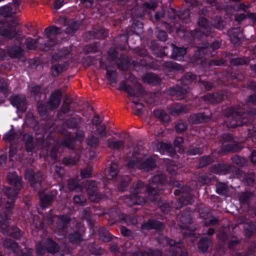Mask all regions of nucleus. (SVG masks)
Instances as JSON below:
<instances>
[{
	"mask_svg": "<svg viewBox=\"0 0 256 256\" xmlns=\"http://www.w3.org/2000/svg\"><path fill=\"white\" fill-rule=\"evenodd\" d=\"M7 179L9 183L15 187V189L7 188L4 189L6 196L8 199L6 204V210L4 216L0 218V222H6L12 214V208L13 207L14 200L16 198L18 192L21 189L22 185V178H19L16 172L10 173L7 176Z\"/></svg>",
	"mask_w": 256,
	"mask_h": 256,
	"instance_id": "obj_1",
	"label": "nucleus"
},
{
	"mask_svg": "<svg viewBox=\"0 0 256 256\" xmlns=\"http://www.w3.org/2000/svg\"><path fill=\"white\" fill-rule=\"evenodd\" d=\"M141 146L140 149L136 148L132 154V158L128 160L127 164L128 168L138 167L139 169L149 171L156 166L155 160L143 152Z\"/></svg>",
	"mask_w": 256,
	"mask_h": 256,
	"instance_id": "obj_2",
	"label": "nucleus"
},
{
	"mask_svg": "<svg viewBox=\"0 0 256 256\" xmlns=\"http://www.w3.org/2000/svg\"><path fill=\"white\" fill-rule=\"evenodd\" d=\"M145 188H144V184L142 182H138L136 185L134 187L132 196H126L124 201L129 206H132L134 204H142L146 202V199L142 196H138L144 192Z\"/></svg>",
	"mask_w": 256,
	"mask_h": 256,
	"instance_id": "obj_3",
	"label": "nucleus"
},
{
	"mask_svg": "<svg viewBox=\"0 0 256 256\" xmlns=\"http://www.w3.org/2000/svg\"><path fill=\"white\" fill-rule=\"evenodd\" d=\"M228 112L230 114L228 116H230V124H228V126L230 128H234L240 126L246 123V121H243L242 116H241L242 112L238 108H228L227 110Z\"/></svg>",
	"mask_w": 256,
	"mask_h": 256,
	"instance_id": "obj_4",
	"label": "nucleus"
},
{
	"mask_svg": "<svg viewBox=\"0 0 256 256\" xmlns=\"http://www.w3.org/2000/svg\"><path fill=\"white\" fill-rule=\"evenodd\" d=\"M165 182V176L163 174L154 176L152 179L149 184L146 186V190L148 196H155L158 194V190L161 184Z\"/></svg>",
	"mask_w": 256,
	"mask_h": 256,
	"instance_id": "obj_5",
	"label": "nucleus"
},
{
	"mask_svg": "<svg viewBox=\"0 0 256 256\" xmlns=\"http://www.w3.org/2000/svg\"><path fill=\"white\" fill-rule=\"evenodd\" d=\"M198 24L200 28L192 32V36L194 38H198L199 37H201L202 36H210L211 32V26L205 18H200L198 20Z\"/></svg>",
	"mask_w": 256,
	"mask_h": 256,
	"instance_id": "obj_6",
	"label": "nucleus"
},
{
	"mask_svg": "<svg viewBox=\"0 0 256 256\" xmlns=\"http://www.w3.org/2000/svg\"><path fill=\"white\" fill-rule=\"evenodd\" d=\"M59 28L55 26L46 28L44 32L46 36V41H48V42L45 44L44 48L40 47V48L44 50H48L53 46L56 44V36L59 32Z\"/></svg>",
	"mask_w": 256,
	"mask_h": 256,
	"instance_id": "obj_7",
	"label": "nucleus"
},
{
	"mask_svg": "<svg viewBox=\"0 0 256 256\" xmlns=\"http://www.w3.org/2000/svg\"><path fill=\"white\" fill-rule=\"evenodd\" d=\"M158 242L164 244H166L170 245V250L172 252L174 250V252H172V256H176L177 254L180 252L181 253L180 256H187V252L182 250L180 244H178L176 246H174L176 242L166 237L162 236L158 239Z\"/></svg>",
	"mask_w": 256,
	"mask_h": 256,
	"instance_id": "obj_8",
	"label": "nucleus"
},
{
	"mask_svg": "<svg viewBox=\"0 0 256 256\" xmlns=\"http://www.w3.org/2000/svg\"><path fill=\"white\" fill-rule=\"evenodd\" d=\"M4 245L8 248L11 249L14 253L20 256H31L32 254V249L25 248L21 251L20 250L18 244L12 240H6L4 242Z\"/></svg>",
	"mask_w": 256,
	"mask_h": 256,
	"instance_id": "obj_9",
	"label": "nucleus"
},
{
	"mask_svg": "<svg viewBox=\"0 0 256 256\" xmlns=\"http://www.w3.org/2000/svg\"><path fill=\"white\" fill-rule=\"evenodd\" d=\"M17 24L16 22H14L13 24H11L7 26V28H4L0 29V34L4 36L6 38H18V36H20L21 34H19V32L16 31V26Z\"/></svg>",
	"mask_w": 256,
	"mask_h": 256,
	"instance_id": "obj_10",
	"label": "nucleus"
},
{
	"mask_svg": "<svg viewBox=\"0 0 256 256\" xmlns=\"http://www.w3.org/2000/svg\"><path fill=\"white\" fill-rule=\"evenodd\" d=\"M224 138L226 140L222 143V148L224 152H234L239 150L236 144L231 141L232 139V136L226 134L223 136Z\"/></svg>",
	"mask_w": 256,
	"mask_h": 256,
	"instance_id": "obj_11",
	"label": "nucleus"
},
{
	"mask_svg": "<svg viewBox=\"0 0 256 256\" xmlns=\"http://www.w3.org/2000/svg\"><path fill=\"white\" fill-rule=\"evenodd\" d=\"M11 104L20 111H24L26 109V98L22 95H14L10 98Z\"/></svg>",
	"mask_w": 256,
	"mask_h": 256,
	"instance_id": "obj_12",
	"label": "nucleus"
},
{
	"mask_svg": "<svg viewBox=\"0 0 256 256\" xmlns=\"http://www.w3.org/2000/svg\"><path fill=\"white\" fill-rule=\"evenodd\" d=\"M168 94L172 96H176L178 99H184L186 97V94L188 92V88L184 86L181 88L179 86L170 88L168 91Z\"/></svg>",
	"mask_w": 256,
	"mask_h": 256,
	"instance_id": "obj_13",
	"label": "nucleus"
},
{
	"mask_svg": "<svg viewBox=\"0 0 256 256\" xmlns=\"http://www.w3.org/2000/svg\"><path fill=\"white\" fill-rule=\"evenodd\" d=\"M246 6L243 4H240L239 6V9L244 10L246 14L242 13L240 14L235 17V20L239 22L242 21L246 18H248L249 19L252 20H256V13H252L250 12H246Z\"/></svg>",
	"mask_w": 256,
	"mask_h": 256,
	"instance_id": "obj_14",
	"label": "nucleus"
},
{
	"mask_svg": "<svg viewBox=\"0 0 256 256\" xmlns=\"http://www.w3.org/2000/svg\"><path fill=\"white\" fill-rule=\"evenodd\" d=\"M61 92L59 90L54 92L52 94L48 105L50 108L53 110L58 106L60 103Z\"/></svg>",
	"mask_w": 256,
	"mask_h": 256,
	"instance_id": "obj_15",
	"label": "nucleus"
},
{
	"mask_svg": "<svg viewBox=\"0 0 256 256\" xmlns=\"http://www.w3.org/2000/svg\"><path fill=\"white\" fill-rule=\"evenodd\" d=\"M58 22L60 24H64V26H66L65 24H68V26L66 30V32L67 34L73 33L78 29L80 26L79 24L76 22H72L69 24V22H67V20L64 18H60Z\"/></svg>",
	"mask_w": 256,
	"mask_h": 256,
	"instance_id": "obj_16",
	"label": "nucleus"
},
{
	"mask_svg": "<svg viewBox=\"0 0 256 256\" xmlns=\"http://www.w3.org/2000/svg\"><path fill=\"white\" fill-rule=\"evenodd\" d=\"M222 98V94L218 93L208 94L202 97V100L210 103L216 104L221 102Z\"/></svg>",
	"mask_w": 256,
	"mask_h": 256,
	"instance_id": "obj_17",
	"label": "nucleus"
},
{
	"mask_svg": "<svg viewBox=\"0 0 256 256\" xmlns=\"http://www.w3.org/2000/svg\"><path fill=\"white\" fill-rule=\"evenodd\" d=\"M142 78L144 82L152 85L158 84L160 82V78L156 75L152 73L146 74Z\"/></svg>",
	"mask_w": 256,
	"mask_h": 256,
	"instance_id": "obj_18",
	"label": "nucleus"
},
{
	"mask_svg": "<svg viewBox=\"0 0 256 256\" xmlns=\"http://www.w3.org/2000/svg\"><path fill=\"white\" fill-rule=\"evenodd\" d=\"M164 226L160 222L154 220H149L147 222L142 225V228L143 230H160Z\"/></svg>",
	"mask_w": 256,
	"mask_h": 256,
	"instance_id": "obj_19",
	"label": "nucleus"
},
{
	"mask_svg": "<svg viewBox=\"0 0 256 256\" xmlns=\"http://www.w3.org/2000/svg\"><path fill=\"white\" fill-rule=\"evenodd\" d=\"M54 220L57 222V226L58 229L62 230L66 226L70 220V218L68 216H61L54 217Z\"/></svg>",
	"mask_w": 256,
	"mask_h": 256,
	"instance_id": "obj_20",
	"label": "nucleus"
},
{
	"mask_svg": "<svg viewBox=\"0 0 256 256\" xmlns=\"http://www.w3.org/2000/svg\"><path fill=\"white\" fill-rule=\"evenodd\" d=\"M106 144L109 148L113 150H118L124 146L123 141L115 140L114 138L108 139Z\"/></svg>",
	"mask_w": 256,
	"mask_h": 256,
	"instance_id": "obj_21",
	"label": "nucleus"
},
{
	"mask_svg": "<svg viewBox=\"0 0 256 256\" xmlns=\"http://www.w3.org/2000/svg\"><path fill=\"white\" fill-rule=\"evenodd\" d=\"M230 169V166L226 164H217L214 165L211 168V171L216 174L226 173Z\"/></svg>",
	"mask_w": 256,
	"mask_h": 256,
	"instance_id": "obj_22",
	"label": "nucleus"
},
{
	"mask_svg": "<svg viewBox=\"0 0 256 256\" xmlns=\"http://www.w3.org/2000/svg\"><path fill=\"white\" fill-rule=\"evenodd\" d=\"M173 48L172 56L177 60H180L186 53V49L183 48H178L172 44Z\"/></svg>",
	"mask_w": 256,
	"mask_h": 256,
	"instance_id": "obj_23",
	"label": "nucleus"
},
{
	"mask_svg": "<svg viewBox=\"0 0 256 256\" xmlns=\"http://www.w3.org/2000/svg\"><path fill=\"white\" fill-rule=\"evenodd\" d=\"M186 110L187 109L186 106L180 104L170 106L168 108L169 113L172 115H179L186 112Z\"/></svg>",
	"mask_w": 256,
	"mask_h": 256,
	"instance_id": "obj_24",
	"label": "nucleus"
},
{
	"mask_svg": "<svg viewBox=\"0 0 256 256\" xmlns=\"http://www.w3.org/2000/svg\"><path fill=\"white\" fill-rule=\"evenodd\" d=\"M117 164L112 163L110 166L108 174H106V178L108 180H114L117 176Z\"/></svg>",
	"mask_w": 256,
	"mask_h": 256,
	"instance_id": "obj_25",
	"label": "nucleus"
},
{
	"mask_svg": "<svg viewBox=\"0 0 256 256\" xmlns=\"http://www.w3.org/2000/svg\"><path fill=\"white\" fill-rule=\"evenodd\" d=\"M154 114L156 117L163 122H168L170 120L169 116L162 110H154Z\"/></svg>",
	"mask_w": 256,
	"mask_h": 256,
	"instance_id": "obj_26",
	"label": "nucleus"
},
{
	"mask_svg": "<svg viewBox=\"0 0 256 256\" xmlns=\"http://www.w3.org/2000/svg\"><path fill=\"white\" fill-rule=\"evenodd\" d=\"M209 118L204 114H197L192 116V121L194 124L202 123L207 122Z\"/></svg>",
	"mask_w": 256,
	"mask_h": 256,
	"instance_id": "obj_27",
	"label": "nucleus"
},
{
	"mask_svg": "<svg viewBox=\"0 0 256 256\" xmlns=\"http://www.w3.org/2000/svg\"><path fill=\"white\" fill-rule=\"evenodd\" d=\"M46 248L50 253H54L58 250L57 244L50 239H47L44 242Z\"/></svg>",
	"mask_w": 256,
	"mask_h": 256,
	"instance_id": "obj_28",
	"label": "nucleus"
},
{
	"mask_svg": "<svg viewBox=\"0 0 256 256\" xmlns=\"http://www.w3.org/2000/svg\"><path fill=\"white\" fill-rule=\"evenodd\" d=\"M244 228L246 230V235L250 236L256 231V223L253 222L246 223L244 225Z\"/></svg>",
	"mask_w": 256,
	"mask_h": 256,
	"instance_id": "obj_29",
	"label": "nucleus"
},
{
	"mask_svg": "<svg viewBox=\"0 0 256 256\" xmlns=\"http://www.w3.org/2000/svg\"><path fill=\"white\" fill-rule=\"evenodd\" d=\"M25 178L31 182L32 186H34L36 180L38 178V174H36L32 170H28L26 172Z\"/></svg>",
	"mask_w": 256,
	"mask_h": 256,
	"instance_id": "obj_30",
	"label": "nucleus"
},
{
	"mask_svg": "<svg viewBox=\"0 0 256 256\" xmlns=\"http://www.w3.org/2000/svg\"><path fill=\"white\" fill-rule=\"evenodd\" d=\"M88 194L90 200L94 202H98L102 198V196L97 194L96 188L94 190H91L90 186L88 187Z\"/></svg>",
	"mask_w": 256,
	"mask_h": 256,
	"instance_id": "obj_31",
	"label": "nucleus"
},
{
	"mask_svg": "<svg viewBox=\"0 0 256 256\" xmlns=\"http://www.w3.org/2000/svg\"><path fill=\"white\" fill-rule=\"evenodd\" d=\"M8 53L10 57L16 58L21 54L22 50L20 46H12L8 48Z\"/></svg>",
	"mask_w": 256,
	"mask_h": 256,
	"instance_id": "obj_32",
	"label": "nucleus"
},
{
	"mask_svg": "<svg viewBox=\"0 0 256 256\" xmlns=\"http://www.w3.org/2000/svg\"><path fill=\"white\" fill-rule=\"evenodd\" d=\"M16 12L11 7L5 6L0 8V14L4 17L12 16Z\"/></svg>",
	"mask_w": 256,
	"mask_h": 256,
	"instance_id": "obj_33",
	"label": "nucleus"
},
{
	"mask_svg": "<svg viewBox=\"0 0 256 256\" xmlns=\"http://www.w3.org/2000/svg\"><path fill=\"white\" fill-rule=\"evenodd\" d=\"M24 140L25 141L26 150L28 152H31L34 149L32 137L29 134H26L24 136Z\"/></svg>",
	"mask_w": 256,
	"mask_h": 256,
	"instance_id": "obj_34",
	"label": "nucleus"
},
{
	"mask_svg": "<svg viewBox=\"0 0 256 256\" xmlns=\"http://www.w3.org/2000/svg\"><path fill=\"white\" fill-rule=\"evenodd\" d=\"M39 195L42 202V206L46 208L48 206L54 199V196L50 195L42 196L40 192H39Z\"/></svg>",
	"mask_w": 256,
	"mask_h": 256,
	"instance_id": "obj_35",
	"label": "nucleus"
},
{
	"mask_svg": "<svg viewBox=\"0 0 256 256\" xmlns=\"http://www.w3.org/2000/svg\"><path fill=\"white\" fill-rule=\"evenodd\" d=\"M210 244V241L208 238L201 239L198 245V250L202 252H206Z\"/></svg>",
	"mask_w": 256,
	"mask_h": 256,
	"instance_id": "obj_36",
	"label": "nucleus"
},
{
	"mask_svg": "<svg viewBox=\"0 0 256 256\" xmlns=\"http://www.w3.org/2000/svg\"><path fill=\"white\" fill-rule=\"evenodd\" d=\"M119 89L120 90H124L130 96L138 97V96L136 95L134 90L124 82H122L120 84Z\"/></svg>",
	"mask_w": 256,
	"mask_h": 256,
	"instance_id": "obj_37",
	"label": "nucleus"
},
{
	"mask_svg": "<svg viewBox=\"0 0 256 256\" xmlns=\"http://www.w3.org/2000/svg\"><path fill=\"white\" fill-rule=\"evenodd\" d=\"M68 188L70 190H75L76 192H81L82 187L78 184L76 180L74 179H70L68 181Z\"/></svg>",
	"mask_w": 256,
	"mask_h": 256,
	"instance_id": "obj_38",
	"label": "nucleus"
},
{
	"mask_svg": "<svg viewBox=\"0 0 256 256\" xmlns=\"http://www.w3.org/2000/svg\"><path fill=\"white\" fill-rule=\"evenodd\" d=\"M86 143L90 147L96 148L99 145L100 140L96 136H91L86 139Z\"/></svg>",
	"mask_w": 256,
	"mask_h": 256,
	"instance_id": "obj_39",
	"label": "nucleus"
},
{
	"mask_svg": "<svg viewBox=\"0 0 256 256\" xmlns=\"http://www.w3.org/2000/svg\"><path fill=\"white\" fill-rule=\"evenodd\" d=\"M216 192L220 194L226 195L228 192L227 186L223 183L218 184L216 185Z\"/></svg>",
	"mask_w": 256,
	"mask_h": 256,
	"instance_id": "obj_40",
	"label": "nucleus"
},
{
	"mask_svg": "<svg viewBox=\"0 0 256 256\" xmlns=\"http://www.w3.org/2000/svg\"><path fill=\"white\" fill-rule=\"evenodd\" d=\"M106 78L111 84L116 82L117 76L116 71L107 70Z\"/></svg>",
	"mask_w": 256,
	"mask_h": 256,
	"instance_id": "obj_41",
	"label": "nucleus"
},
{
	"mask_svg": "<svg viewBox=\"0 0 256 256\" xmlns=\"http://www.w3.org/2000/svg\"><path fill=\"white\" fill-rule=\"evenodd\" d=\"M182 142L183 138L182 137L176 138L174 142L175 148H177L178 152L180 153L184 152V148L182 146Z\"/></svg>",
	"mask_w": 256,
	"mask_h": 256,
	"instance_id": "obj_42",
	"label": "nucleus"
},
{
	"mask_svg": "<svg viewBox=\"0 0 256 256\" xmlns=\"http://www.w3.org/2000/svg\"><path fill=\"white\" fill-rule=\"evenodd\" d=\"M92 168L90 166H88L82 170L80 176L82 178H90L92 174Z\"/></svg>",
	"mask_w": 256,
	"mask_h": 256,
	"instance_id": "obj_43",
	"label": "nucleus"
},
{
	"mask_svg": "<svg viewBox=\"0 0 256 256\" xmlns=\"http://www.w3.org/2000/svg\"><path fill=\"white\" fill-rule=\"evenodd\" d=\"M70 240L72 243L78 244L82 240V234L79 232H75L73 234H71L70 236Z\"/></svg>",
	"mask_w": 256,
	"mask_h": 256,
	"instance_id": "obj_44",
	"label": "nucleus"
},
{
	"mask_svg": "<svg viewBox=\"0 0 256 256\" xmlns=\"http://www.w3.org/2000/svg\"><path fill=\"white\" fill-rule=\"evenodd\" d=\"M64 68V66L60 64L54 65L51 68V72L52 76H56L60 73Z\"/></svg>",
	"mask_w": 256,
	"mask_h": 256,
	"instance_id": "obj_45",
	"label": "nucleus"
},
{
	"mask_svg": "<svg viewBox=\"0 0 256 256\" xmlns=\"http://www.w3.org/2000/svg\"><path fill=\"white\" fill-rule=\"evenodd\" d=\"M3 232H6L9 235H11L16 238H18L20 236V230L17 228H12L8 231L6 230Z\"/></svg>",
	"mask_w": 256,
	"mask_h": 256,
	"instance_id": "obj_46",
	"label": "nucleus"
},
{
	"mask_svg": "<svg viewBox=\"0 0 256 256\" xmlns=\"http://www.w3.org/2000/svg\"><path fill=\"white\" fill-rule=\"evenodd\" d=\"M247 58H238L231 60V62L234 65H243L247 64L249 62Z\"/></svg>",
	"mask_w": 256,
	"mask_h": 256,
	"instance_id": "obj_47",
	"label": "nucleus"
},
{
	"mask_svg": "<svg viewBox=\"0 0 256 256\" xmlns=\"http://www.w3.org/2000/svg\"><path fill=\"white\" fill-rule=\"evenodd\" d=\"M94 134L99 136L100 138L106 137V126L104 125L100 126L98 128L96 129Z\"/></svg>",
	"mask_w": 256,
	"mask_h": 256,
	"instance_id": "obj_48",
	"label": "nucleus"
},
{
	"mask_svg": "<svg viewBox=\"0 0 256 256\" xmlns=\"http://www.w3.org/2000/svg\"><path fill=\"white\" fill-rule=\"evenodd\" d=\"M36 44V40L31 38H28L26 40V45L27 48L29 50H34L37 46Z\"/></svg>",
	"mask_w": 256,
	"mask_h": 256,
	"instance_id": "obj_49",
	"label": "nucleus"
},
{
	"mask_svg": "<svg viewBox=\"0 0 256 256\" xmlns=\"http://www.w3.org/2000/svg\"><path fill=\"white\" fill-rule=\"evenodd\" d=\"M214 26L217 29L221 30L224 28V22L220 17H216L214 20Z\"/></svg>",
	"mask_w": 256,
	"mask_h": 256,
	"instance_id": "obj_50",
	"label": "nucleus"
},
{
	"mask_svg": "<svg viewBox=\"0 0 256 256\" xmlns=\"http://www.w3.org/2000/svg\"><path fill=\"white\" fill-rule=\"evenodd\" d=\"M187 128L186 124L182 122H178L175 126V128L177 132H182Z\"/></svg>",
	"mask_w": 256,
	"mask_h": 256,
	"instance_id": "obj_51",
	"label": "nucleus"
},
{
	"mask_svg": "<svg viewBox=\"0 0 256 256\" xmlns=\"http://www.w3.org/2000/svg\"><path fill=\"white\" fill-rule=\"evenodd\" d=\"M179 220L184 225H180V226L182 228H188V224L190 223V218H184L183 216H180Z\"/></svg>",
	"mask_w": 256,
	"mask_h": 256,
	"instance_id": "obj_52",
	"label": "nucleus"
},
{
	"mask_svg": "<svg viewBox=\"0 0 256 256\" xmlns=\"http://www.w3.org/2000/svg\"><path fill=\"white\" fill-rule=\"evenodd\" d=\"M74 202L78 205L83 206L86 202V199L82 196H76L74 197Z\"/></svg>",
	"mask_w": 256,
	"mask_h": 256,
	"instance_id": "obj_53",
	"label": "nucleus"
},
{
	"mask_svg": "<svg viewBox=\"0 0 256 256\" xmlns=\"http://www.w3.org/2000/svg\"><path fill=\"white\" fill-rule=\"evenodd\" d=\"M62 144L69 148H72L74 146V140L72 138H68L64 140L62 142Z\"/></svg>",
	"mask_w": 256,
	"mask_h": 256,
	"instance_id": "obj_54",
	"label": "nucleus"
},
{
	"mask_svg": "<svg viewBox=\"0 0 256 256\" xmlns=\"http://www.w3.org/2000/svg\"><path fill=\"white\" fill-rule=\"evenodd\" d=\"M133 102L134 104V108L136 111V114L138 116H140L142 114V109L143 108L142 104L134 101Z\"/></svg>",
	"mask_w": 256,
	"mask_h": 256,
	"instance_id": "obj_55",
	"label": "nucleus"
},
{
	"mask_svg": "<svg viewBox=\"0 0 256 256\" xmlns=\"http://www.w3.org/2000/svg\"><path fill=\"white\" fill-rule=\"evenodd\" d=\"M213 162L210 156L202 158L200 162V166H204Z\"/></svg>",
	"mask_w": 256,
	"mask_h": 256,
	"instance_id": "obj_56",
	"label": "nucleus"
},
{
	"mask_svg": "<svg viewBox=\"0 0 256 256\" xmlns=\"http://www.w3.org/2000/svg\"><path fill=\"white\" fill-rule=\"evenodd\" d=\"M232 160L234 162L240 166H242L245 162V160L244 158H241L238 156H234L232 158Z\"/></svg>",
	"mask_w": 256,
	"mask_h": 256,
	"instance_id": "obj_57",
	"label": "nucleus"
},
{
	"mask_svg": "<svg viewBox=\"0 0 256 256\" xmlns=\"http://www.w3.org/2000/svg\"><path fill=\"white\" fill-rule=\"evenodd\" d=\"M8 90L6 83L3 80L0 79V92L5 94L8 92Z\"/></svg>",
	"mask_w": 256,
	"mask_h": 256,
	"instance_id": "obj_58",
	"label": "nucleus"
},
{
	"mask_svg": "<svg viewBox=\"0 0 256 256\" xmlns=\"http://www.w3.org/2000/svg\"><path fill=\"white\" fill-rule=\"evenodd\" d=\"M77 162V160L74 158H64L63 160V162L66 166H70L74 165L76 164Z\"/></svg>",
	"mask_w": 256,
	"mask_h": 256,
	"instance_id": "obj_59",
	"label": "nucleus"
},
{
	"mask_svg": "<svg viewBox=\"0 0 256 256\" xmlns=\"http://www.w3.org/2000/svg\"><path fill=\"white\" fill-rule=\"evenodd\" d=\"M46 250L44 248L41 244H39L36 246V252L38 256H43L45 254Z\"/></svg>",
	"mask_w": 256,
	"mask_h": 256,
	"instance_id": "obj_60",
	"label": "nucleus"
},
{
	"mask_svg": "<svg viewBox=\"0 0 256 256\" xmlns=\"http://www.w3.org/2000/svg\"><path fill=\"white\" fill-rule=\"evenodd\" d=\"M208 2L212 6H215L218 10L223 9V6L219 2H216L215 0H207Z\"/></svg>",
	"mask_w": 256,
	"mask_h": 256,
	"instance_id": "obj_61",
	"label": "nucleus"
},
{
	"mask_svg": "<svg viewBox=\"0 0 256 256\" xmlns=\"http://www.w3.org/2000/svg\"><path fill=\"white\" fill-rule=\"evenodd\" d=\"M14 132L13 131H10L4 136V139L9 142H11L14 139Z\"/></svg>",
	"mask_w": 256,
	"mask_h": 256,
	"instance_id": "obj_62",
	"label": "nucleus"
},
{
	"mask_svg": "<svg viewBox=\"0 0 256 256\" xmlns=\"http://www.w3.org/2000/svg\"><path fill=\"white\" fill-rule=\"evenodd\" d=\"M196 78V76L192 74H188L182 78L183 80H187L192 82Z\"/></svg>",
	"mask_w": 256,
	"mask_h": 256,
	"instance_id": "obj_63",
	"label": "nucleus"
},
{
	"mask_svg": "<svg viewBox=\"0 0 256 256\" xmlns=\"http://www.w3.org/2000/svg\"><path fill=\"white\" fill-rule=\"evenodd\" d=\"M157 36L160 40L162 41H165L167 38V34L164 30L158 31Z\"/></svg>",
	"mask_w": 256,
	"mask_h": 256,
	"instance_id": "obj_64",
	"label": "nucleus"
}]
</instances>
